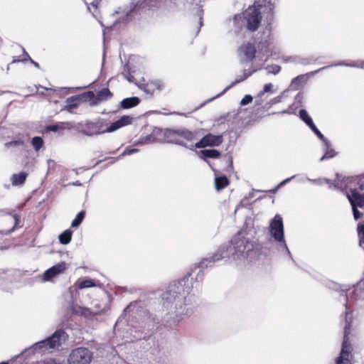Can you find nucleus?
Instances as JSON below:
<instances>
[{
  "label": "nucleus",
  "instance_id": "obj_1",
  "mask_svg": "<svg viewBox=\"0 0 364 364\" xmlns=\"http://www.w3.org/2000/svg\"><path fill=\"white\" fill-rule=\"evenodd\" d=\"M193 279L183 278L175 282L161 294L163 308L174 323L191 316L198 306V296L193 292Z\"/></svg>",
  "mask_w": 364,
  "mask_h": 364
},
{
  "label": "nucleus",
  "instance_id": "obj_2",
  "mask_svg": "<svg viewBox=\"0 0 364 364\" xmlns=\"http://www.w3.org/2000/svg\"><path fill=\"white\" fill-rule=\"evenodd\" d=\"M259 245L247 235L239 232L228 245H223L212 256L213 262L231 259L237 263L252 262L258 254Z\"/></svg>",
  "mask_w": 364,
  "mask_h": 364
},
{
  "label": "nucleus",
  "instance_id": "obj_3",
  "mask_svg": "<svg viewBox=\"0 0 364 364\" xmlns=\"http://www.w3.org/2000/svg\"><path fill=\"white\" fill-rule=\"evenodd\" d=\"M364 287V280H360L355 287V290L350 295L348 296L346 294L343 298L346 301V325L344 327V336L343 341L342 343V348L340 353L339 356L336 360V364H350V360L353 358L351 353V344L349 342L348 334V329L350 328V321H348L349 306L353 301H357L358 299H363L364 292L362 291V289Z\"/></svg>",
  "mask_w": 364,
  "mask_h": 364
},
{
  "label": "nucleus",
  "instance_id": "obj_4",
  "mask_svg": "<svg viewBox=\"0 0 364 364\" xmlns=\"http://www.w3.org/2000/svg\"><path fill=\"white\" fill-rule=\"evenodd\" d=\"M335 189L346 191V194L351 208L364 207V173L360 176L346 177L341 182H338L334 186Z\"/></svg>",
  "mask_w": 364,
  "mask_h": 364
},
{
  "label": "nucleus",
  "instance_id": "obj_5",
  "mask_svg": "<svg viewBox=\"0 0 364 364\" xmlns=\"http://www.w3.org/2000/svg\"><path fill=\"white\" fill-rule=\"evenodd\" d=\"M270 1L267 0H258L255 1L253 5L249 7L241 15H235L233 17V23L236 26V30L240 29L242 25L240 21L242 20L245 24L246 28L250 31H255L259 28L261 23L262 16L261 13L264 11L263 7L266 6Z\"/></svg>",
  "mask_w": 364,
  "mask_h": 364
},
{
  "label": "nucleus",
  "instance_id": "obj_6",
  "mask_svg": "<svg viewBox=\"0 0 364 364\" xmlns=\"http://www.w3.org/2000/svg\"><path fill=\"white\" fill-rule=\"evenodd\" d=\"M67 338L68 335L65 331L58 329L47 338L33 344L28 349H26V351L41 355L50 353L58 349Z\"/></svg>",
  "mask_w": 364,
  "mask_h": 364
},
{
  "label": "nucleus",
  "instance_id": "obj_7",
  "mask_svg": "<svg viewBox=\"0 0 364 364\" xmlns=\"http://www.w3.org/2000/svg\"><path fill=\"white\" fill-rule=\"evenodd\" d=\"M268 229L269 235L278 245L279 247L282 248L285 251V253L289 255L291 259H293L292 255L288 248L284 237L283 218L279 214L275 215V216L269 220Z\"/></svg>",
  "mask_w": 364,
  "mask_h": 364
},
{
  "label": "nucleus",
  "instance_id": "obj_8",
  "mask_svg": "<svg viewBox=\"0 0 364 364\" xmlns=\"http://www.w3.org/2000/svg\"><path fill=\"white\" fill-rule=\"evenodd\" d=\"M331 66H346V67H350V68H364V60L363 61L357 60V61H353L352 63H346L344 61H341V62H338L336 63H333V64L331 65ZM329 67H330V65H329ZM327 68H328V66H324L323 68H321L315 71L311 72L306 75H298L297 77L292 79L291 84H290V87L292 90L299 89L301 82H303L306 80L307 75H314V74H316L318 72L326 69Z\"/></svg>",
  "mask_w": 364,
  "mask_h": 364
},
{
  "label": "nucleus",
  "instance_id": "obj_9",
  "mask_svg": "<svg viewBox=\"0 0 364 364\" xmlns=\"http://www.w3.org/2000/svg\"><path fill=\"white\" fill-rule=\"evenodd\" d=\"M262 67V64L260 65H254L253 63L251 64L249 69H244L243 73L241 75H237L235 81H233L229 86H228L226 88L223 90L220 93L215 95V97L208 99L207 101L203 102L200 105V106L196 107L194 110H198L200 107H203L204 105H205L208 102H210L213 101V100L216 99L217 97L223 95L228 90L230 89L231 87H234L235 85H237L239 82H241L246 80L248 77L251 76L256 71L260 70Z\"/></svg>",
  "mask_w": 364,
  "mask_h": 364
},
{
  "label": "nucleus",
  "instance_id": "obj_10",
  "mask_svg": "<svg viewBox=\"0 0 364 364\" xmlns=\"http://www.w3.org/2000/svg\"><path fill=\"white\" fill-rule=\"evenodd\" d=\"M92 360V353L86 348L73 350L69 357L70 364H89Z\"/></svg>",
  "mask_w": 364,
  "mask_h": 364
},
{
  "label": "nucleus",
  "instance_id": "obj_11",
  "mask_svg": "<svg viewBox=\"0 0 364 364\" xmlns=\"http://www.w3.org/2000/svg\"><path fill=\"white\" fill-rule=\"evenodd\" d=\"M135 85L146 94L152 95L156 91H161L164 89L165 85L161 80H153L146 82L144 79L135 82Z\"/></svg>",
  "mask_w": 364,
  "mask_h": 364
},
{
  "label": "nucleus",
  "instance_id": "obj_12",
  "mask_svg": "<svg viewBox=\"0 0 364 364\" xmlns=\"http://www.w3.org/2000/svg\"><path fill=\"white\" fill-rule=\"evenodd\" d=\"M237 54L242 64L251 62L256 57L255 46L250 43H245L238 48Z\"/></svg>",
  "mask_w": 364,
  "mask_h": 364
},
{
  "label": "nucleus",
  "instance_id": "obj_13",
  "mask_svg": "<svg viewBox=\"0 0 364 364\" xmlns=\"http://www.w3.org/2000/svg\"><path fill=\"white\" fill-rule=\"evenodd\" d=\"M67 269V264L61 262L46 270L42 276L43 282H53L54 278L63 274Z\"/></svg>",
  "mask_w": 364,
  "mask_h": 364
},
{
  "label": "nucleus",
  "instance_id": "obj_14",
  "mask_svg": "<svg viewBox=\"0 0 364 364\" xmlns=\"http://www.w3.org/2000/svg\"><path fill=\"white\" fill-rule=\"evenodd\" d=\"M215 262L213 261L212 256L210 257H205L200 262L198 267L195 268V271H197L196 275L194 278L197 283L195 286L196 289H198L200 287V282H201L204 278L203 269L209 267H212Z\"/></svg>",
  "mask_w": 364,
  "mask_h": 364
},
{
  "label": "nucleus",
  "instance_id": "obj_15",
  "mask_svg": "<svg viewBox=\"0 0 364 364\" xmlns=\"http://www.w3.org/2000/svg\"><path fill=\"white\" fill-rule=\"evenodd\" d=\"M223 142L222 135L208 134L195 144L196 148L219 146Z\"/></svg>",
  "mask_w": 364,
  "mask_h": 364
},
{
  "label": "nucleus",
  "instance_id": "obj_16",
  "mask_svg": "<svg viewBox=\"0 0 364 364\" xmlns=\"http://www.w3.org/2000/svg\"><path fill=\"white\" fill-rule=\"evenodd\" d=\"M101 128V122L87 121L82 125V132L89 136L104 134L105 132Z\"/></svg>",
  "mask_w": 364,
  "mask_h": 364
},
{
  "label": "nucleus",
  "instance_id": "obj_17",
  "mask_svg": "<svg viewBox=\"0 0 364 364\" xmlns=\"http://www.w3.org/2000/svg\"><path fill=\"white\" fill-rule=\"evenodd\" d=\"M132 118L131 117L124 115L118 120L112 123L111 125L106 129H104V132L105 133L114 132L124 126L130 124L132 123Z\"/></svg>",
  "mask_w": 364,
  "mask_h": 364
},
{
  "label": "nucleus",
  "instance_id": "obj_18",
  "mask_svg": "<svg viewBox=\"0 0 364 364\" xmlns=\"http://www.w3.org/2000/svg\"><path fill=\"white\" fill-rule=\"evenodd\" d=\"M70 308L73 313L75 314H80L85 316V317L90 316L92 315H97L100 314V311L98 310H90L88 308L82 307L81 306H77V304H75L74 302H73L70 305Z\"/></svg>",
  "mask_w": 364,
  "mask_h": 364
},
{
  "label": "nucleus",
  "instance_id": "obj_19",
  "mask_svg": "<svg viewBox=\"0 0 364 364\" xmlns=\"http://www.w3.org/2000/svg\"><path fill=\"white\" fill-rule=\"evenodd\" d=\"M96 286L97 284L95 281L90 278L78 279L74 284V287L77 290L83 289L86 288H91Z\"/></svg>",
  "mask_w": 364,
  "mask_h": 364
},
{
  "label": "nucleus",
  "instance_id": "obj_20",
  "mask_svg": "<svg viewBox=\"0 0 364 364\" xmlns=\"http://www.w3.org/2000/svg\"><path fill=\"white\" fill-rule=\"evenodd\" d=\"M220 153L216 149H203L199 152V157L203 160L207 159H218Z\"/></svg>",
  "mask_w": 364,
  "mask_h": 364
},
{
  "label": "nucleus",
  "instance_id": "obj_21",
  "mask_svg": "<svg viewBox=\"0 0 364 364\" xmlns=\"http://www.w3.org/2000/svg\"><path fill=\"white\" fill-rule=\"evenodd\" d=\"M112 94L110 90L107 88H102L100 91H98L96 94L95 101V103H98L100 102L106 101L112 97Z\"/></svg>",
  "mask_w": 364,
  "mask_h": 364
},
{
  "label": "nucleus",
  "instance_id": "obj_22",
  "mask_svg": "<svg viewBox=\"0 0 364 364\" xmlns=\"http://www.w3.org/2000/svg\"><path fill=\"white\" fill-rule=\"evenodd\" d=\"M140 100L137 97H132L124 99L121 102V107L124 109H129L139 105Z\"/></svg>",
  "mask_w": 364,
  "mask_h": 364
},
{
  "label": "nucleus",
  "instance_id": "obj_23",
  "mask_svg": "<svg viewBox=\"0 0 364 364\" xmlns=\"http://www.w3.org/2000/svg\"><path fill=\"white\" fill-rule=\"evenodd\" d=\"M324 154L319 159L320 161H323L324 160L330 159L334 157L336 154V151L331 148L330 142L327 140V144H323Z\"/></svg>",
  "mask_w": 364,
  "mask_h": 364
},
{
  "label": "nucleus",
  "instance_id": "obj_24",
  "mask_svg": "<svg viewBox=\"0 0 364 364\" xmlns=\"http://www.w3.org/2000/svg\"><path fill=\"white\" fill-rule=\"evenodd\" d=\"M26 177L27 173L25 172L14 174L11 177L12 185L15 186L23 185L26 179Z\"/></svg>",
  "mask_w": 364,
  "mask_h": 364
},
{
  "label": "nucleus",
  "instance_id": "obj_25",
  "mask_svg": "<svg viewBox=\"0 0 364 364\" xmlns=\"http://www.w3.org/2000/svg\"><path fill=\"white\" fill-rule=\"evenodd\" d=\"M139 301H136L134 302H131L123 311L122 314L120 316L119 319L117 320L116 325L122 321L123 319H125V317L127 314L134 311V310L138 306Z\"/></svg>",
  "mask_w": 364,
  "mask_h": 364
},
{
  "label": "nucleus",
  "instance_id": "obj_26",
  "mask_svg": "<svg viewBox=\"0 0 364 364\" xmlns=\"http://www.w3.org/2000/svg\"><path fill=\"white\" fill-rule=\"evenodd\" d=\"M229 183L228 178L225 176L215 177V186L218 191L225 188Z\"/></svg>",
  "mask_w": 364,
  "mask_h": 364
},
{
  "label": "nucleus",
  "instance_id": "obj_27",
  "mask_svg": "<svg viewBox=\"0 0 364 364\" xmlns=\"http://www.w3.org/2000/svg\"><path fill=\"white\" fill-rule=\"evenodd\" d=\"M72 231L66 230L59 235V241L63 245H68L72 239Z\"/></svg>",
  "mask_w": 364,
  "mask_h": 364
},
{
  "label": "nucleus",
  "instance_id": "obj_28",
  "mask_svg": "<svg viewBox=\"0 0 364 364\" xmlns=\"http://www.w3.org/2000/svg\"><path fill=\"white\" fill-rule=\"evenodd\" d=\"M31 143L36 151H40L44 144L43 138L38 136L33 137L31 139Z\"/></svg>",
  "mask_w": 364,
  "mask_h": 364
},
{
  "label": "nucleus",
  "instance_id": "obj_29",
  "mask_svg": "<svg viewBox=\"0 0 364 364\" xmlns=\"http://www.w3.org/2000/svg\"><path fill=\"white\" fill-rule=\"evenodd\" d=\"M158 132L161 134L164 137L167 139V142H168L169 139H175L176 138L173 129H159Z\"/></svg>",
  "mask_w": 364,
  "mask_h": 364
},
{
  "label": "nucleus",
  "instance_id": "obj_30",
  "mask_svg": "<svg viewBox=\"0 0 364 364\" xmlns=\"http://www.w3.org/2000/svg\"><path fill=\"white\" fill-rule=\"evenodd\" d=\"M299 117L300 119L305 122V124L309 127L311 124H314V122L311 117L309 115L308 112L306 109H300L299 111Z\"/></svg>",
  "mask_w": 364,
  "mask_h": 364
},
{
  "label": "nucleus",
  "instance_id": "obj_31",
  "mask_svg": "<svg viewBox=\"0 0 364 364\" xmlns=\"http://www.w3.org/2000/svg\"><path fill=\"white\" fill-rule=\"evenodd\" d=\"M79 102L80 96L77 95L70 97L66 100L67 107L70 109L76 108L79 105Z\"/></svg>",
  "mask_w": 364,
  "mask_h": 364
},
{
  "label": "nucleus",
  "instance_id": "obj_32",
  "mask_svg": "<svg viewBox=\"0 0 364 364\" xmlns=\"http://www.w3.org/2000/svg\"><path fill=\"white\" fill-rule=\"evenodd\" d=\"M85 213L84 210L79 212L77 214V215L75 216V218L73 219V220L72 221L71 226L73 228H77L82 222V220L85 218Z\"/></svg>",
  "mask_w": 364,
  "mask_h": 364
},
{
  "label": "nucleus",
  "instance_id": "obj_33",
  "mask_svg": "<svg viewBox=\"0 0 364 364\" xmlns=\"http://www.w3.org/2000/svg\"><path fill=\"white\" fill-rule=\"evenodd\" d=\"M311 131L317 136V137L322 141L323 144H327V139L325 138L323 134L318 129L316 125L314 124L309 127Z\"/></svg>",
  "mask_w": 364,
  "mask_h": 364
},
{
  "label": "nucleus",
  "instance_id": "obj_34",
  "mask_svg": "<svg viewBox=\"0 0 364 364\" xmlns=\"http://www.w3.org/2000/svg\"><path fill=\"white\" fill-rule=\"evenodd\" d=\"M181 137L191 141L196 139V133L184 128Z\"/></svg>",
  "mask_w": 364,
  "mask_h": 364
},
{
  "label": "nucleus",
  "instance_id": "obj_35",
  "mask_svg": "<svg viewBox=\"0 0 364 364\" xmlns=\"http://www.w3.org/2000/svg\"><path fill=\"white\" fill-rule=\"evenodd\" d=\"M358 234L359 237V245L363 247L364 245V223L358 225Z\"/></svg>",
  "mask_w": 364,
  "mask_h": 364
},
{
  "label": "nucleus",
  "instance_id": "obj_36",
  "mask_svg": "<svg viewBox=\"0 0 364 364\" xmlns=\"http://www.w3.org/2000/svg\"><path fill=\"white\" fill-rule=\"evenodd\" d=\"M155 141V138L153 135H147L146 136L141 137L137 141V144H148Z\"/></svg>",
  "mask_w": 364,
  "mask_h": 364
},
{
  "label": "nucleus",
  "instance_id": "obj_37",
  "mask_svg": "<svg viewBox=\"0 0 364 364\" xmlns=\"http://www.w3.org/2000/svg\"><path fill=\"white\" fill-rule=\"evenodd\" d=\"M307 180L312 183H315V184H322L323 181H325L326 183H328L329 184V188H332L333 187L334 188V186L338 183H331L328 179H321V178H318V179H311L309 178H307Z\"/></svg>",
  "mask_w": 364,
  "mask_h": 364
},
{
  "label": "nucleus",
  "instance_id": "obj_38",
  "mask_svg": "<svg viewBox=\"0 0 364 364\" xmlns=\"http://www.w3.org/2000/svg\"><path fill=\"white\" fill-rule=\"evenodd\" d=\"M267 70V74H278L281 70V67L277 65H269L266 68Z\"/></svg>",
  "mask_w": 364,
  "mask_h": 364
},
{
  "label": "nucleus",
  "instance_id": "obj_39",
  "mask_svg": "<svg viewBox=\"0 0 364 364\" xmlns=\"http://www.w3.org/2000/svg\"><path fill=\"white\" fill-rule=\"evenodd\" d=\"M36 364H62L60 360H57L54 358H46L43 360L38 361Z\"/></svg>",
  "mask_w": 364,
  "mask_h": 364
},
{
  "label": "nucleus",
  "instance_id": "obj_40",
  "mask_svg": "<svg viewBox=\"0 0 364 364\" xmlns=\"http://www.w3.org/2000/svg\"><path fill=\"white\" fill-rule=\"evenodd\" d=\"M272 87H273V85L272 83L265 84L264 86L263 90H262L258 94V97H262L266 92H271V93L273 92Z\"/></svg>",
  "mask_w": 364,
  "mask_h": 364
},
{
  "label": "nucleus",
  "instance_id": "obj_41",
  "mask_svg": "<svg viewBox=\"0 0 364 364\" xmlns=\"http://www.w3.org/2000/svg\"><path fill=\"white\" fill-rule=\"evenodd\" d=\"M87 6V9L91 12L90 6H92L95 9H97L98 0H82Z\"/></svg>",
  "mask_w": 364,
  "mask_h": 364
},
{
  "label": "nucleus",
  "instance_id": "obj_42",
  "mask_svg": "<svg viewBox=\"0 0 364 364\" xmlns=\"http://www.w3.org/2000/svg\"><path fill=\"white\" fill-rule=\"evenodd\" d=\"M197 16H198V18H199V22H198L199 28H198V30L197 31V33H198L199 31H200V27L203 24V10L201 9V7H198L197 8Z\"/></svg>",
  "mask_w": 364,
  "mask_h": 364
},
{
  "label": "nucleus",
  "instance_id": "obj_43",
  "mask_svg": "<svg viewBox=\"0 0 364 364\" xmlns=\"http://www.w3.org/2000/svg\"><path fill=\"white\" fill-rule=\"evenodd\" d=\"M24 142L22 140H14L9 141L5 144L6 147L10 146H23Z\"/></svg>",
  "mask_w": 364,
  "mask_h": 364
},
{
  "label": "nucleus",
  "instance_id": "obj_44",
  "mask_svg": "<svg viewBox=\"0 0 364 364\" xmlns=\"http://www.w3.org/2000/svg\"><path fill=\"white\" fill-rule=\"evenodd\" d=\"M285 92L286 91H284L283 92H282L281 95L272 98L269 101V104L272 105L281 102L282 101L283 95H284Z\"/></svg>",
  "mask_w": 364,
  "mask_h": 364
},
{
  "label": "nucleus",
  "instance_id": "obj_45",
  "mask_svg": "<svg viewBox=\"0 0 364 364\" xmlns=\"http://www.w3.org/2000/svg\"><path fill=\"white\" fill-rule=\"evenodd\" d=\"M253 100V97L250 95H246L240 101V105L242 106L248 105L251 103Z\"/></svg>",
  "mask_w": 364,
  "mask_h": 364
},
{
  "label": "nucleus",
  "instance_id": "obj_46",
  "mask_svg": "<svg viewBox=\"0 0 364 364\" xmlns=\"http://www.w3.org/2000/svg\"><path fill=\"white\" fill-rule=\"evenodd\" d=\"M138 151H139V149H137L126 148V149L122 152V154L119 156V158L126 156V155H131V154H135Z\"/></svg>",
  "mask_w": 364,
  "mask_h": 364
},
{
  "label": "nucleus",
  "instance_id": "obj_47",
  "mask_svg": "<svg viewBox=\"0 0 364 364\" xmlns=\"http://www.w3.org/2000/svg\"><path fill=\"white\" fill-rule=\"evenodd\" d=\"M23 50V53L25 55V56L26 57V58H24V59H22L21 61L22 62H25L26 60H30V62L37 68H40V65L39 64L37 63V62H35L29 55L26 52V50L24 49Z\"/></svg>",
  "mask_w": 364,
  "mask_h": 364
},
{
  "label": "nucleus",
  "instance_id": "obj_48",
  "mask_svg": "<svg viewBox=\"0 0 364 364\" xmlns=\"http://www.w3.org/2000/svg\"><path fill=\"white\" fill-rule=\"evenodd\" d=\"M352 211L353 214V218L355 220L360 219L363 214L358 210V207L352 208Z\"/></svg>",
  "mask_w": 364,
  "mask_h": 364
},
{
  "label": "nucleus",
  "instance_id": "obj_49",
  "mask_svg": "<svg viewBox=\"0 0 364 364\" xmlns=\"http://www.w3.org/2000/svg\"><path fill=\"white\" fill-rule=\"evenodd\" d=\"M168 143H172L184 147H187V144L186 142H184L183 140L177 139L176 137L175 138V139H169Z\"/></svg>",
  "mask_w": 364,
  "mask_h": 364
},
{
  "label": "nucleus",
  "instance_id": "obj_50",
  "mask_svg": "<svg viewBox=\"0 0 364 364\" xmlns=\"http://www.w3.org/2000/svg\"><path fill=\"white\" fill-rule=\"evenodd\" d=\"M184 128H179V129H173V132H174V134L176 137L182 136V132H183Z\"/></svg>",
  "mask_w": 364,
  "mask_h": 364
},
{
  "label": "nucleus",
  "instance_id": "obj_51",
  "mask_svg": "<svg viewBox=\"0 0 364 364\" xmlns=\"http://www.w3.org/2000/svg\"><path fill=\"white\" fill-rule=\"evenodd\" d=\"M59 129V127L58 124H51L48 127H47V129L52 132H57Z\"/></svg>",
  "mask_w": 364,
  "mask_h": 364
},
{
  "label": "nucleus",
  "instance_id": "obj_52",
  "mask_svg": "<svg viewBox=\"0 0 364 364\" xmlns=\"http://www.w3.org/2000/svg\"><path fill=\"white\" fill-rule=\"evenodd\" d=\"M284 185H286V183H284V180H283L281 183H279L277 186V187H276L274 189H273V190L272 191V193H276V192H277V191H278L281 187H282V186H284Z\"/></svg>",
  "mask_w": 364,
  "mask_h": 364
},
{
  "label": "nucleus",
  "instance_id": "obj_53",
  "mask_svg": "<svg viewBox=\"0 0 364 364\" xmlns=\"http://www.w3.org/2000/svg\"><path fill=\"white\" fill-rule=\"evenodd\" d=\"M134 8L135 6H134L133 8H130L127 11H124L127 18L133 12Z\"/></svg>",
  "mask_w": 364,
  "mask_h": 364
},
{
  "label": "nucleus",
  "instance_id": "obj_54",
  "mask_svg": "<svg viewBox=\"0 0 364 364\" xmlns=\"http://www.w3.org/2000/svg\"><path fill=\"white\" fill-rule=\"evenodd\" d=\"M126 78H127V80L129 82H134V83L136 82L134 81V80H135V79H134V76H132V75L127 76V77H126Z\"/></svg>",
  "mask_w": 364,
  "mask_h": 364
},
{
  "label": "nucleus",
  "instance_id": "obj_55",
  "mask_svg": "<svg viewBox=\"0 0 364 364\" xmlns=\"http://www.w3.org/2000/svg\"><path fill=\"white\" fill-rule=\"evenodd\" d=\"M296 176V175L292 176H291V177H289V178H287L284 179V183L287 184V183H288L289 182H290L292 179H294Z\"/></svg>",
  "mask_w": 364,
  "mask_h": 364
},
{
  "label": "nucleus",
  "instance_id": "obj_56",
  "mask_svg": "<svg viewBox=\"0 0 364 364\" xmlns=\"http://www.w3.org/2000/svg\"><path fill=\"white\" fill-rule=\"evenodd\" d=\"M14 220H15V226L18 225V223H19V216L17 215H14Z\"/></svg>",
  "mask_w": 364,
  "mask_h": 364
},
{
  "label": "nucleus",
  "instance_id": "obj_57",
  "mask_svg": "<svg viewBox=\"0 0 364 364\" xmlns=\"http://www.w3.org/2000/svg\"><path fill=\"white\" fill-rule=\"evenodd\" d=\"M172 114L187 117L189 113L173 112Z\"/></svg>",
  "mask_w": 364,
  "mask_h": 364
},
{
  "label": "nucleus",
  "instance_id": "obj_58",
  "mask_svg": "<svg viewBox=\"0 0 364 364\" xmlns=\"http://www.w3.org/2000/svg\"><path fill=\"white\" fill-rule=\"evenodd\" d=\"M247 198V197H245V198H243V199L241 200V202H240V205H240V206H243V205H244L245 200Z\"/></svg>",
  "mask_w": 364,
  "mask_h": 364
},
{
  "label": "nucleus",
  "instance_id": "obj_59",
  "mask_svg": "<svg viewBox=\"0 0 364 364\" xmlns=\"http://www.w3.org/2000/svg\"><path fill=\"white\" fill-rule=\"evenodd\" d=\"M73 185H74V186H81V183L80 181H77L73 183Z\"/></svg>",
  "mask_w": 364,
  "mask_h": 364
},
{
  "label": "nucleus",
  "instance_id": "obj_60",
  "mask_svg": "<svg viewBox=\"0 0 364 364\" xmlns=\"http://www.w3.org/2000/svg\"><path fill=\"white\" fill-rule=\"evenodd\" d=\"M341 288H342V289H341V290H342L343 291H346L347 290V287H346V286H341Z\"/></svg>",
  "mask_w": 364,
  "mask_h": 364
},
{
  "label": "nucleus",
  "instance_id": "obj_61",
  "mask_svg": "<svg viewBox=\"0 0 364 364\" xmlns=\"http://www.w3.org/2000/svg\"><path fill=\"white\" fill-rule=\"evenodd\" d=\"M282 113H288V114H290L291 112L289 110V109H285L284 111L282 112Z\"/></svg>",
  "mask_w": 364,
  "mask_h": 364
},
{
  "label": "nucleus",
  "instance_id": "obj_62",
  "mask_svg": "<svg viewBox=\"0 0 364 364\" xmlns=\"http://www.w3.org/2000/svg\"><path fill=\"white\" fill-rule=\"evenodd\" d=\"M301 63L302 64H307V63H309L308 62L304 61V60L301 61Z\"/></svg>",
  "mask_w": 364,
  "mask_h": 364
},
{
  "label": "nucleus",
  "instance_id": "obj_63",
  "mask_svg": "<svg viewBox=\"0 0 364 364\" xmlns=\"http://www.w3.org/2000/svg\"><path fill=\"white\" fill-rule=\"evenodd\" d=\"M88 94L92 95V96H94V93L92 92H89Z\"/></svg>",
  "mask_w": 364,
  "mask_h": 364
},
{
  "label": "nucleus",
  "instance_id": "obj_64",
  "mask_svg": "<svg viewBox=\"0 0 364 364\" xmlns=\"http://www.w3.org/2000/svg\"><path fill=\"white\" fill-rule=\"evenodd\" d=\"M0 364H8V362H4H4L0 363Z\"/></svg>",
  "mask_w": 364,
  "mask_h": 364
}]
</instances>
